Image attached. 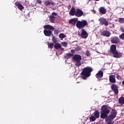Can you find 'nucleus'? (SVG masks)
<instances>
[{
  "label": "nucleus",
  "mask_w": 124,
  "mask_h": 124,
  "mask_svg": "<svg viewBox=\"0 0 124 124\" xmlns=\"http://www.w3.org/2000/svg\"><path fill=\"white\" fill-rule=\"evenodd\" d=\"M95 76L97 79L102 78V77H103V72L102 71H99L96 74Z\"/></svg>",
  "instance_id": "nucleus-17"
},
{
  "label": "nucleus",
  "mask_w": 124,
  "mask_h": 124,
  "mask_svg": "<svg viewBox=\"0 0 124 124\" xmlns=\"http://www.w3.org/2000/svg\"><path fill=\"white\" fill-rule=\"evenodd\" d=\"M44 4L46 6H50L51 5V3L49 1H45Z\"/></svg>",
  "instance_id": "nucleus-27"
},
{
  "label": "nucleus",
  "mask_w": 124,
  "mask_h": 124,
  "mask_svg": "<svg viewBox=\"0 0 124 124\" xmlns=\"http://www.w3.org/2000/svg\"><path fill=\"white\" fill-rule=\"evenodd\" d=\"M71 57H72V54H71V53H66L64 55L65 59H70V58H71Z\"/></svg>",
  "instance_id": "nucleus-23"
},
{
  "label": "nucleus",
  "mask_w": 124,
  "mask_h": 124,
  "mask_svg": "<svg viewBox=\"0 0 124 124\" xmlns=\"http://www.w3.org/2000/svg\"><path fill=\"white\" fill-rule=\"evenodd\" d=\"M44 33L46 36H51L52 34V31L50 30H45L44 31Z\"/></svg>",
  "instance_id": "nucleus-19"
},
{
  "label": "nucleus",
  "mask_w": 124,
  "mask_h": 124,
  "mask_svg": "<svg viewBox=\"0 0 124 124\" xmlns=\"http://www.w3.org/2000/svg\"><path fill=\"white\" fill-rule=\"evenodd\" d=\"M116 78L119 80L120 79H121V77L120 76V75H117Z\"/></svg>",
  "instance_id": "nucleus-38"
},
{
  "label": "nucleus",
  "mask_w": 124,
  "mask_h": 124,
  "mask_svg": "<svg viewBox=\"0 0 124 124\" xmlns=\"http://www.w3.org/2000/svg\"><path fill=\"white\" fill-rule=\"evenodd\" d=\"M89 35V34L85 31V30L82 29L81 30V36L82 38L86 39L87 37H88V36Z\"/></svg>",
  "instance_id": "nucleus-10"
},
{
  "label": "nucleus",
  "mask_w": 124,
  "mask_h": 124,
  "mask_svg": "<svg viewBox=\"0 0 124 124\" xmlns=\"http://www.w3.org/2000/svg\"><path fill=\"white\" fill-rule=\"evenodd\" d=\"M94 115L95 118H99V111H96L94 112Z\"/></svg>",
  "instance_id": "nucleus-25"
},
{
  "label": "nucleus",
  "mask_w": 124,
  "mask_h": 124,
  "mask_svg": "<svg viewBox=\"0 0 124 124\" xmlns=\"http://www.w3.org/2000/svg\"><path fill=\"white\" fill-rule=\"evenodd\" d=\"M109 80L110 83H116V78L115 75H111L109 76Z\"/></svg>",
  "instance_id": "nucleus-15"
},
{
  "label": "nucleus",
  "mask_w": 124,
  "mask_h": 124,
  "mask_svg": "<svg viewBox=\"0 0 124 124\" xmlns=\"http://www.w3.org/2000/svg\"><path fill=\"white\" fill-rule=\"evenodd\" d=\"M76 13V10H75V9L74 7L72 8V9H71L69 12L70 15H71V16H74Z\"/></svg>",
  "instance_id": "nucleus-20"
},
{
  "label": "nucleus",
  "mask_w": 124,
  "mask_h": 124,
  "mask_svg": "<svg viewBox=\"0 0 124 124\" xmlns=\"http://www.w3.org/2000/svg\"><path fill=\"white\" fill-rule=\"evenodd\" d=\"M78 22V18H75L73 19H71L69 20V23L71 24L73 26H75L76 25V23Z\"/></svg>",
  "instance_id": "nucleus-11"
},
{
  "label": "nucleus",
  "mask_w": 124,
  "mask_h": 124,
  "mask_svg": "<svg viewBox=\"0 0 124 124\" xmlns=\"http://www.w3.org/2000/svg\"><path fill=\"white\" fill-rule=\"evenodd\" d=\"M59 32L60 31L58 30H55L54 31V34H58V33H59Z\"/></svg>",
  "instance_id": "nucleus-36"
},
{
  "label": "nucleus",
  "mask_w": 124,
  "mask_h": 124,
  "mask_svg": "<svg viewBox=\"0 0 124 124\" xmlns=\"http://www.w3.org/2000/svg\"><path fill=\"white\" fill-rule=\"evenodd\" d=\"M15 5L16 6H17L18 9H19L20 10H23V9L24 8V6L23 5H22V4L18 3V2H16L15 3Z\"/></svg>",
  "instance_id": "nucleus-21"
},
{
  "label": "nucleus",
  "mask_w": 124,
  "mask_h": 124,
  "mask_svg": "<svg viewBox=\"0 0 124 124\" xmlns=\"http://www.w3.org/2000/svg\"><path fill=\"white\" fill-rule=\"evenodd\" d=\"M37 2L38 3H41L42 2V1H41V0H37Z\"/></svg>",
  "instance_id": "nucleus-41"
},
{
  "label": "nucleus",
  "mask_w": 124,
  "mask_h": 124,
  "mask_svg": "<svg viewBox=\"0 0 124 124\" xmlns=\"http://www.w3.org/2000/svg\"><path fill=\"white\" fill-rule=\"evenodd\" d=\"M50 4H51V5H55V3L54 2L50 1Z\"/></svg>",
  "instance_id": "nucleus-42"
},
{
  "label": "nucleus",
  "mask_w": 124,
  "mask_h": 124,
  "mask_svg": "<svg viewBox=\"0 0 124 124\" xmlns=\"http://www.w3.org/2000/svg\"><path fill=\"white\" fill-rule=\"evenodd\" d=\"M117 116V111L116 109L112 108L110 114L108 117L107 119H106V122L107 124H113L114 121L112 120H114Z\"/></svg>",
  "instance_id": "nucleus-2"
},
{
  "label": "nucleus",
  "mask_w": 124,
  "mask_h": 124,
  "mask_svg": "<svg viewBox=\"0 0 124 124\" xmlns=\"http://www.w3.org/2000/svg\"><path fill=\"white\" fill-rule=\"evenodd\" d=\"M101 35L106 36V37H109L111 35V33L108 31H105L101 32Z\"/></svg>",
  "instance_id": "nucleus-12"
},
{
  "label": "nucleus",
  "mask_w": 124,
  "mask_h": 124,
  "mask_svg": "<svg viewBox=\"0 0 124 124\" xmlns=\"http://www.w3.org/2000/svg\"><path fill=\"white\" fill-rule=\"evenodd\" d=\"M65 35H64V34L61 33L59 34V37L60 38H64L65 37Z\"/></svg>",
  "instance_id": "nucleus-29"
},
{
  "label": "nucleus",
  "mask_w": 124,
  "mask_h": 124,
  "mask_svg": "<svg viewBox=\"0 0 124 124\" xmlns=\"http://www.w3.org/2000/svg\"><path fill=\"white\" fill-rule=\"evenodd\" d=\"M114 58H119L122 57L123 54L121 52H118V51H116L113 54Z\"/></svg>",
  "instance_id": "nucleus-14"
},
{
  "label": "nucleus",
  "mask_w": 124,
  "mask_h": 124,
  "mask_svg": "<svg viewBox=\"0 0 124 124\" xmlns=\"http://www.w3.org/2000/svg\"><path fill=\"white\" fill-rule=\"evenodd\" d=\"M78 83L79 84V82H78Z\"/></svg>",
  "instance_id": "nucleus-47"
},
{
  "label": "nucleus",
  "mask_w": 124,
  "mask_h": 124,
  "mask_svg": "<svg viewBox=\"0 0 124 124\" xmlns=\"http://www.w3.org/2000/svg\"><path fill=\"white\" fill-rule=\"evenodd\" d=\"M119 23L124 24V18H120L119 19Z\"/></svg>",
  "instance_id": "nucleus-32"
},
{
  "label": "nucleus",
  "mask_w": 124,
  "mask_h": 124,
  "mask_svg": "<svg viewBox=\"0 0 124 124\" xmlns=\"http://www.w3.org/2000/svg\"><path fill=\"white\" fill-rule=\"evenodd\" d=\"M88 25V21L86 20H81V21H78L76 24V27L78 29L81 30L84 29L86 26Z\"/></svg>",
  "instance_id": "nucleus-5"
},
{
  "label": "nucleus",
  "mask_w": 124,
  "mask_h": 124,
  "mask_svg": "<svg viewBox=\"0 0 124 124\" xmlns=\"http://www.w3.org/2000/svg\"><path fill=\"white\" fill-rule=\"evenodd\" d=\"M119 37L120 39H122V40H124V33L121 34L120 35H119Z\"/></svg>",
  "instance_id": "nucleus-33"
},
{
  "label": "nucleus",
  "mask_w": 124,
  "mask_h": 124,
  "mask_svg": "<svg viewBox=\"0 0 124 124\" xmlns=\"http://www.w3.org/2000/svg\"><path fill=\"white\" fill-rule=\"evenodd\" d=\"M93 70V68L91 67H87L83 69L81 73L82 75L81 78H82L83 80H86L88 77H90V76H91V72H92Z\"/></svg>",
  "instance_id": "nucleus-3"
},
{
  "label": "nucleus",
  "mask_w": 124,
  "mask_h": 124,
  "mask_svg": "<svg viewBox=\"0 0 124 124\" xmlns=\"http://www.w3.org/2000/svg\"><path fill=\"white\" fill-rule=\"evenodd\" d=\"M51 16H57V13H52Z\"/></svg>",
  "instance_id": "nucleus-39"
},
{
  "label": "nucleus",
  "mask_w": 124,
  "mask_h": 124,
  "mask_svg": "<svg viewBox=\"0 0 124 124\" xmlns=\"http://www.w3.org/2000/svg\"><path fill=\"white\" fill-rule=\"evenodd\" d=\"M120 30L122 31V32H124V28L121 27L120 28Z\"/></svg>",
  "instance_id": "nucleus-40"
},
{
  "label": "nucleus",
  "mask_w": 124,
  "mask_h": 124,
  "mask_svg": "<svg viewBox=\"0 0 124 124\" xmlns=\"http://www.w3.org/2000/svg\"><path fill=\"white\" fill-rule=\"evenodd\" d=\"M55 16H49V20L51 23H53L55 21Z\"/></svg>",
  "instance_id": "nucleus-26"
},
{
  "label": "nucleus",
  "mask_w": 124,
  "mask_h": 124,
  "mask_svg": "<svg viewBox=\"0 0 124 124\" xmlns=\"http://www.w3.org/2000/svg\"><path fill=\"white\" fill-rule=\"evenodd\" d=\"M61 44L62 46H63L65 48L67 46V43L66 42H62L61 43Z\"/></svg>",
  "instance_id": "nucleus-31"
},
{
  "label": "nucleus",
  "mask_w": 124,
  "mask_h": 124,
  "mask_svg": "<svg viewBox=\"0 0 124 124\" xmlns=\"http://www.w3.org/2000/svg\"><path fill=\"white\" fill-rule=\"evenodd\" d=\"M95 0L98 1V0Z\"/></svg>",
  "instance_id": "nucleus-46"
},
{
  "label": "nucleus",
  "mask_w": 124,
  "mask_h": 124,
  "mask_svg": "<svg viewBox=\"0 0 124 124\" xmlns=\"http://www.w3.org/2000/svg\"><path fill=\"white\" fill-rule=\"evenodd\" d=\"M52 41L54 43H57V39H56V38L55 37H52Z\"/></svg>",
  "instance_id": "nucleus-35"
},
{
  "label": "nucleus",
  "mask_w": 124,
  "mask_h": 124,
  "mask_svg": "<svg viewBox=\"0 0 124 124\" xmlns=\"http://www.w3.org/2000/svg\"><path fill=\"white\" fill-rule=\"evenodd\" d=\"M90 119L91 121H92V122H94L95 120L96 119V117L94 116H92L90 117Z\"/></svg>",
  "instance_id": "nucleus-28"
},
{
  "label": "nucleus",
  "mask_w": 124,
  "mask_h": 124,
  "mask_svg": "<svg viewBox=\"0 0 124 124\" xmlns=\"http://www.w3.org/2000/svg\"><path fill=\"white\" fill-rule=\"evenodd\" d=\"M86 56H87V57H90V56L91 55L90 51L87 50L86 52Z\"/></svg>",
  "instance_id": "nucleus-34"
},
{
  "label": "nucleus",
  "mask_w": 124,
  "mask_h": 124,
  "mask_svg": "<svg viewBox=\"0 0 124 124\" xmlns=\"http://www.w3.org/2000/svg\"><path fill=\"white\" fill-rule=\"evenodd\" d=\"M122 85H123V86H124V80L123 81H122Z\"/></svg>",
  "instance_id": "nucleus-45"
},
{
  "label": "nucleus",
  "mask_w": 124,
  "mask_h": 124,
  "mask_svg": "<svg viewBox=\"0 0 124 124\" xmlns=\"http://www.w3.org/2000/svg\"><path fill=\"white\" fill-rule=\"evenodd\" d=\"M44 29L45 30H49L50 31H54L55 30V28H54L53 26L48 24V25H46L44 27Z\"/></svg>",
  "instance_id": "nucleus-18"
},
{
  "label": "nucleus",
  "mask_w": 124,
  "mask_h": 124,
  "mask_svg": "<svg viewBox=\"0 0 124 124\" xmlns=\"http://www.w3.org/2000/svg\"><path fill=\"white\" fill-rule=\"evenodd\" d=\"M84 14L83 11L80 9H77L76 11L75 16L77 17H81Z\"/></svg>",
  "instance_id": "nucleus-7"
},
{
  "label": "nucleus",
  "mask_w": 124,
  "mask_h": 124,
  "mask_svg": "<svg viewBox=\"0 0 124 124\" xmlns=\"http://www.w3.org/2000/svg\"><path fill=\"white\" fill-rule=\"evenodd\" d=\"M110 41L113 44H118L120 42V40L118 37H113L110 39Z\"/></svg>",
  "instance_id": "nucleus-8"
},
{
  "label": "nucleus",
  "mask_w": 124,
  "mask_h": 124,
  "mask_svg": "<svg viewBox=\"0 0 124 124\" xmlns=\"http://www.w3.org/2000/svg\"><path fill=\"white\" fill-rule=\"evenodd\" d=\"M99 11L101 14H106V12H107V10L104 7H101L99 8Z\"/></svg>",
  "instance_id": "nucleus-16"
},
{
  "label": "nucleus",
  "mask_w": 124,
  "mask_h": 124,
  "mask_svg": "<svg viewBox=\"0 0 124 124\" xmlns=\"http://www.w3.org/2000/svg\"><path fill=\"white\" fill-rule=\"evenodd\" d=\"M48 48H50V49H52L53 47H54V43H52L48 44Z\"/></svg>",
  "instance_id": "nucleus-30"
},
{
  "label": "nucleus",
  "mask_w": 124,
  "mask_h": 124,
  "mask_svg": "<svg viewBox=\"0 0 124 124\" xmlns=\"http://www.w3.org/2000/svg\"><path fill=\"white\" fill-rule=\"evenodd\" d=\"M117 51V47L116 46V45H112L110 48V53L111 54L114 53Z\"/></svg>",
  "instance_id": "nucleus-13"
},
{
  "label": "nucleus",
  "mask_w": 124,
  "mask_h": 124,
  "mask_svg": "<svg viewBox=\"0 0 124 124\" xmlns=\"http://www.w3.org/2000/svg\"><path fill=\"white\" fill-rule=\"evenodd\" d=\"M73 59L75 62V63L76 66H80L82 63L81 61H82V56L79 54H76L73 56Z\"/></svg>",
  "instance_id": "nucleus-4"
},
{
  "label": "nucleus",
  "mask_w": 124,
  "mask_h": 124,
  "mask_svg": "<svg viewBox=\"0 0 124 124\" xmlns=\"http://www.w3.org/2000/svg\"><path fill=\"white\" fill-rule=\"evenodd\" d=\"M71 53H74V50H71Z\"/></svg>",
  "instance_id": "nucleus-44"
},
{
  "label": "nucleus",
  "mask_w": 124,
  "mask_h": 124,
  "mask_svg": "<svg viewBox=\"0 0 124 124\" xmlns=\"http://www.w3.org/2000/svg\"><path fill=\"white\" fill-rule=\"evenodd\" d=\"M101 119H105L107 118L108 114L110 113L111 108L107 105H103L101 107Z\"/></svg>",
  "instance_id": "nucleus-1"
},
{
  "label": "nucleus",
  "mask_w": 124,
  "mask_h": 124,
  "mask_svg": "<svg viewBox=\"0 0 124 124\" xmlns=\"http://www.w3.org/2000/svg\"><path fill=\"white\" fill-rule=\"evenodd\" d=\"M60 49L61 50H64V49L62 47V46L61 47V48H60Z\"/></svg>",
  "instance_id": "nucleus-43"
},
{
  "label": "nucleus",
  "mask_w": 124,
  "mask_h": 124,
  "mask_svg": "<svg viewBox=\"0 0 124 124\" xmlns=\"http://www.w3.org/2000/svg\"><path fill=\"white\" fill-rule=\"evenodd\" d=\"M61 47H62V45L60 44H59V43H56L54 45L55 49H60V48H61Z\"/></svg>",
  "instance_id": "nucleus-24"
},
{
  "label": "nucleus",
  "mask_w": 124,
  "mask_h": 124,
  "mask_svg": "<svg viewBox=\"0 0 124 124\" xmlns=\"http://www.w3.org/2000/svg\"><path fill=\"white\" fill-rule=\"evenodd\" d=\"M81 47H79V46H78L75 48L76 51H80V50H81Z\"/></svg>",
  "instance_id": "nucleus-37"
},
{
  "label": "nucleus",
  "mask_w": 124,
  "mask_h": 124,
  "mask_svg": "<svg viewBox=\"0 0 124 124\" xmlns=\"http://www.w3.org/2000/svg\"><path fill=\"white\" fill-rule=\"evenodd\" d=\"M119 104L123 105L124 104V97H121L118 100Z\"/></svg>",
  "instance_id": "nucleus-22"
},
{
  "label": "nucleus",
  "mask_w": 124,
  "mask_h": 124,
  "mask_svg": "<svg viewBox=\"0 0 124 124\" xmlns=\"http://www.w3.org/2000/svg\"><path fill=\"white\" fill-rule=\"evenodd\" d=\"M111 89L114 91L115 94L117 95L119 93V90L118 89V86L116 84H113L111 86Z\"/></svg>",
  "instance_id": "nucleus-9"
},
{
  "label": "nucleus",
  "mask_w": 124,
  "mask_h": 124,
  "mask_svg": "<svg viewBox=\"0 0 124 124\" xmlns=\"http://www.w3.org/2000/svg\"><path fill=\"white\" fill-rule=\"evenodd\" d=\"M98 21L100 23V24L102 25V26H103L104 25V26L107 27V26L109 25V22L108 20H107V19H106V18L101 17L99 19Z\"/></svg>",
  "instance_id": "nucleus-6"
}]
</instances>
